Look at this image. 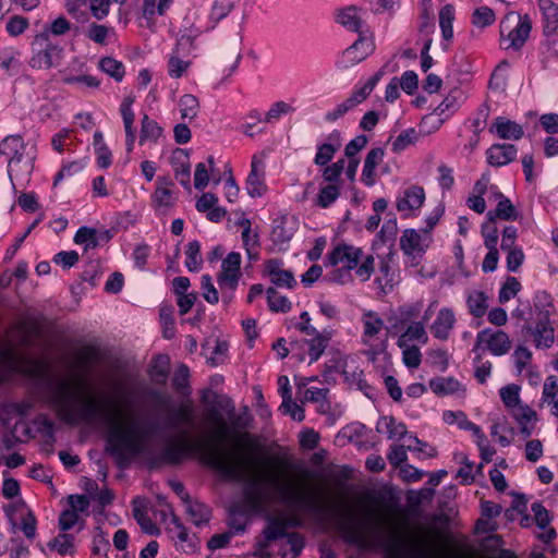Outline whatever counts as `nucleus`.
I'll list each match as a JSON object with an SVG mask.
<instances>
[{
  "instance_id": "nucleus-1",
  "label": "nucleus",
  "mask_w": 558,
  "mask_h": 558,
  "mask_svg": "<svg viewBox=\"0 0 558 558\" xmlns=\"http://www.w3.org/2000/svg\"><path fill=\"white\" fill-rule=\"evenodd\" d=\"M53 402L68 422L83 421L87 423L100 422L106 427V452L109 453L119 468H125L131 459L146 450V440L156 433L157 425L146 429H138L134 424L126 427L121 425L120 409L116 402L106 399L102 404L92 400L85 401L82 407L74 404L73 389L65 383L57 386L53 392Z\"/></svg>"
},
{
  "instance_id": "nucleus-2",
  "label": "nucleus",
  "mask_w": 558,
  "mask_h": 558,
  "mask_svg": "<svg viewBox=\"0 0 558 558\" xmlns=\"http://www.w3.org/2000/svg\"><path fill=\"white\" fill-rule=\"evenodd\" d=\"M189 433L183 430L181 437L168 444L160 454V459L170 464H179L185 456L192 452H198L204 464L213 468L226 478L242 483L244 487V498L254 510L262 509L271 499L268 492V484H278V478L274 474L266 472L256 474L253 472L252 461L245 457L230 462L217 447L204 444H194L187 439Z\"/></svg>"
},
{
  "instance_id": "nucleus-3",
  "label": "nucleus",
  "mask_w": 558,
  "mask_h": 558,
  "mask_svg": "<svg viewBox=\"0 0 558 558\" xmlns=\"http://www.w3.org/2000/svg\"><path fill=\"white\" fill-rule=\"evenodd\" d=\"M339 530L344 539L361 548H378L385 558H435L433 548L423 539L404 538L383 520L376 519L367 529L341 521Z\"/></svg>"
},
{
  "instance_id": "nucleus-4",
  "label": "nucleus",
  "mask_w": 558,
  "mask_h": 558,
  "mask_svg": "<svg viewBox=\"0 0 558 558\" xmlns=\"http://www.w3.org/2000/svg\"><path fill=\"white\" fill-rule=\"evenodd\" d=\"M553 308L551 296L538 291L533 298V305L517 307L513 315L525 322L522 330L532 337L536 349H549L555 342V328L550 320Z\"/></svg>"
},
{
  "instance_id": "nucleus-5",
  "label": "nucleus",
  "mask_w": 558,
  "mask_h": 558,
  "mask_svg": "<svg viewBox=\"0 0 558 558\" xmlns=\"http://www.w3.org/2000/svg\"><path fill=\"white\" fill-rule=\"evenodd\" d=\"M201 401L204 404H211V407L206 409V415L209 422L216 427L215 436L219 440L230 437L232 430L223 420L222 412H225L228 417L234 416L235 407L232 400L228 396L218 395L217 392L207 389L203 391Z\"/></svg>"
},
{
  "instance_id": "nucleus-6",
  "label": "nucleus",
  "mask_w": 558,
  "mask_h": 558,
  "mask_svg": "<svg viewBox=\"0 0 558 558\" xmlns=\"http://www.w3.org/2000/svg\"><path fill=\"white\" fill-rule=\"evenodd\" d=\"M33 56L29 65L33 69L48 70L58 66L63 58V47L47 38V33H39L35 36L33 43Z\"/></svg>"
},
{
  "instance_id": "nucleus-7",
  "label": "nucleus",
  "mask_w": 558,
  "mask_h": 558,
  "mask_svg": "<svg viewBox=\"0 0 558 558\" xmlns=\"http://www.w3.org/2000/svg\"><path fill=\"white\" fill-rule=\"evenodd\" d=\"M373 50V41L360 35L359 38L338 57L336 66L340 70L349 69L366 59Z\"/></svg>"
},
{
  "instance_id": "nucleus-8",
  "label": "nucleus",
  "mask_w": 558,
  "mask_h": 558,
  "mask_svg": "<svg viewBox=\"0 0 558 558\" xmlns=\"http://www.w3.org/2000/svg\"><path fill=\"white\" fill-rule=\"evenodd\" d=\"M482 344L495 356H501L509 352L511 341L504 330H493L485 328L476 335V341L473 351H476Z\"/></svg>"
},
{
  "instance_id": "nucleus-9",
  "label": "nucleus",
  "mask_w": 558,
  "mask_h": 558,
  "mask_svg": "<svg viewBox=\"0 0 558 558\" xmlns=\"http://www.w3.org/2000/svg\"><path fill=\"white\" fill-rule=\"evenodd\" d=\"M241 254L238 252L229 253L222 259L221 270L217 275V283L219 289H236L242 277L241 272Z\"/></svg>"
},
{
  "instance_id": "nucleus-10",
  "label": "nucleus",
  "mask_w": 558,
  "mask_h": 558,
  "mask_svg": "<svg viewBox=\"0 0 558 558\" xmlns=\"http://www.w3.org/2000/svg\"><path fill=\"white\" fill-rule=\"evenodd\" d=\"M277 493L279 500L292 508L308 510L317 512L320 507L316 499L295 489L291 485H277Z\"/></svg>"
},
{
  "instance_id": "nucleus-11",
  "label": "nucleus",
  "mask_w": 558,
  "mask_h": 558,
  "mask_svg": "<svg viewBox=\"0 0 558 558\" xmlns=\"http://www.w3.org/2000/svg\"><path fill=\"white\" fill-rule=\"evenodd\" d=\"M171 523L173 526H168L167 531L171 535V539L174 542L177 550H181L185 554H193L196 551L197 543L195 535L191 536L187 529L181 523L180 519L172 513Z\"/></svg>"
},
{
  "instance_id": "nucleus-12",
  "label": "nucleus",
  "mask_w": 558,
  "mask_h": 558,
  "mask_svg": "<svg viewBox=\"0 0 558 558\" xmlns=\"http://www.w3.org/2000/svg\"><path fill=\"white\" fill-rule=\"evenodd\" d=\"M26 145L21 135H8L0 142V155L8 159V174L11 178L12 166L20 163L25 154Z\"/></svg>"
},
{
  "instance_id": "nucleus-13",
  "label": "nucleus",
  "mask_w": 558,
  "mask_h": 558,
  "mask_svg": "<svg viewBox=\"0 0 558 558\" xmlns=\"http://www.w3.org/2000/svg\"><path fill=\"white\" fill-rule=\"evenodd\" d=\"M362 256L363 251L361 248L343 244L335 247L328 258L331 266L341 264L344 268L352 270L357 267Z\"/></svg>"
},
{
  "instance_id": "nucleus-14",
  "label": "nucleus",
  "mask_w": 558,
  "mask_h": 558,
  "mask_svg": "<svg viewBox=\"0 0 558 558\" xmlns=\"http://www.w3.org/2000/svg\"><path fill=\"white\" fill-rule=\"evenodd\" d=\"M246 190L252 197H260L266 192L265 165L256 156H253L251 161V171L246 178Z\"/></svg>"
},
{
  "instance_id": "nucleus-15",
  "label": "nucleus",
  "mask_w": 558,
  "mask_h": 558,
  "mask_svg": "<svg viewBox=\"0 0 558 558\" xmlns=\"http://www.w3.org/2000/svg\"><path fill=\"white\" fill-rule=\"evenodd\" d=\"M135 101L134 95H128L123 98L120 105V113L123 120L124 131H125V146L126 151L131 153L134 147V142L136 138L135 129H134V120L135 113L132 109V106Z\"/></svg>"
},
{
  "instance_id": "nucleus-16",
  "label": "nucleus",
  "mask_w": 558,
  "mask_h": 558,
  "mask_svg": "<svg viewBox=\"0 0 558 558\" xmlns=\"http://www.w3.org/2000/svg\"><path fill=\"white\" fill-rule=\"evenodd\" d=\"M532 29V22L527 14L518 15V24L511 29L504 43H508L506 49L519 50L527 40Z\"/></svg>"
},
{
  "instance_id": "nucleus-17",
  "label": "nucleus",
  "mask_w": 558,
  "mask_h": 558,
  "mask_svg": "<svg viewBox=\"0 0 558 558\" xmlns=\"http://www.w3.org/2000/svg\"><path fill=\"white\" fill-rule=\"evenodd\" d=\"M171 163L173 166L175 179L185 190H191V166L189 153L185 149L177 148L173 151Z\"/></svg>"
},
{
  "instance_id": "nucleus-18",
  "label": "nucleus",
  "mask_w": 558,
  "mask_h": 558,
  "mask_svg": "<svg viewBox=\"0 0 558 558\" xmlns=\"http://www.w3.org/2000/svg\"><path fill=\"white\" fill-rule=\"evenodd\" d=\"M424 201L425 192L423 187L411 185L398 195L396 206L399 211H411L420 208Z\"/></svg>"
},
{
  "instance_id": "nucleus-19",
  "label": "nucleus",
  "mask_w": 558,
  "mask_h": 558,
  "mask_svg": "<svg viewBox=\"0 0 558 558\" xmlns=\"http://www.w3.org/2000/svg\"><path fill=\"white\" fill-rule=\"evenodd\" d=\"M518 149L513 144H494L487 151V162L494 167H501L515 159Z\"/></svg>"
},
{
  "instance_id": "nucleus-20",
  "label": "nucleus",
  "mask_w": 558,
  "mask_h": 558,
  "mask_svg": "<svg viewBox=\"0 0 558 558\" xmlns=\"http://www.w3.org/2000/svg\"><path fill=\"white\" fill-rule=\"evenodd\" d=\"M454 323L456 317L452 310L444 307L438 312L436 319L430 326V331L436 339L447 340Z\"/></svg>"
},
{
  "instance_id": "nucleus-21",
  "label": "nucleus",
  "mask_w": 558,
  "mask_h": 558,
  "mask_svg": "<svg viewBox=\"0 0 558 558\" xmlns=\"http://www.w3.org/2000/svg\"><path fill=\"white\" fill-rule=\"evenodd\" d=\"M337 22L351 32L363 34L365 21L363 12L354 5L348 7L339 11Z\"/></svg>"
},
{
  "instance_id": "nucleus-22",
  "label": "nucleus",
  "mask_w": 558,
  "mask_h": 558,
  "mask_svg": "<svg viewBox=\"0 0 558 558\" xmlns=\"http://www.w3.org/2000/svg\"><path fill=\"white\" fill-rule=\"evenodd\" d=\"M133 517L143 532L151 536H158L160 529L153 522L148 515L147 506L144 499L140 497L133 500Z\"/></svg>"
},
{
  "instance_id": "nucleus-23",
  "label": "nucleus",
  "mask_w": 558,
  "mask_h": 558,
  "mask_svg": "<svg viewBox=\"0 0 558 558\" xmlns=\"http://www.w3.org/2000/svg\"><path fill=\"white\" fill-rule=\"evenodd\" d=\"M328 140L330 141L329 143H324L317 146V151L314 158V162L317 166H327L341 146L340 133L338 131L331 132Z\"/></svg>"
},
{
  "instance_id": "nucleus-24",
  "label": "nucleus",
  "mask_w": 558,
  "mask_h": 558,
  "mask_svg": "<svg viewBox=\"0 0 558 558\" xmlns=\"http://www.w3.org/2000/svg\"><path fill=\"white\" fill-rule=\"evenodd\" d=\"M490 132H496L500 138L514 141L520 140L524 134L520 124L504 117L496 118Z\"/></svg>"
},
{
  "instance_id": "nucleus-25",
  "label": "nucleus",
  "mask_w": 558,
  "mask_h": 558,
  "mask_svg": "<svg viewBox=\"0 0 558 558\" xmlns=\"http://www.w3.org/2000/svg\"><path fill=\"white\" fill-rule=\"evenodd\" d=\"M312 338L306 339L305 343L308 347L310 364L319 360L324 354L328 343L331 339V333L327 330L317 331L316 335H310Z\"/></svg>"
},
{
  "instance_id": "nucleus-26",
  "label": "nucleus",
  "mask_w": 558,
  "mask_h": 558,
  "mask_svg": "<svg viewBox=\"0 0 558 558\" xmlns=\"http://www.w3.org/2000/svg\"><path fill=\"white\" fill-rule=\"evenodd\" d=\"M185 506H186V512L189 517L191 518L192 522L196 526H203L207 524L211 517V510L208 506H206L203 502H199L197 500L193 501L190 499L189 494H185Z\"/></svg>"
},
{
  "instance_id": "nucleus-27",
  "label": "nucleus",
  "mask_w": 558,
  "mask_h": 558,
  "mask_svg": "<svg viewBox=\"0 0 558 558\" xmlns=\"http://www.w3.org/2000/svg\"><path fill=\"white\" fill-rule=\"evenodd\" d=\"M384 428L386 429L389 439L409 438L410 433H408L405 424L402 422L397 423L393 416L385 415L379 418L376 425V430L381 433Z\"/></svg>"
},
{
  "instance_id": "nucleus-28",
  "label": "nucleus",
  "mask_w": 558,
  "mask_h": 558,
  "mask_svg": "<svg viewBox=\"0 0 558 558\" xmlns=\"http://www.w3.org/2000/svg\"><path fill=\"white\" fill-rule=\"evenodd\" d=\"M400 247L405 255H412L415 252H425L426 245L423 243V235L415 229H407L400 238Z\"/></svg>"
},
{
  "instance_id": "nucleus-29",
  "label": "nucleus",
  "mask_w": 558,
  "mask_h": 558,
  "mask_svg": "<svg viewBox=\"0 0 558 558\" xmlns=\"http://www.w3.org/2000/svg\"><path fill=\"white\" fill-rule=\"evenodd\" d=\"M498 196L500 199L496 206V209L494 211L490 210L487 213L488 220L493 222L496 217L506 221L517 220L519 214L511 201L504 196L501 193H498Z\"/></svg>"
},
{
  "instance_id": "nucleus-30",
  "label": "nucleus",
  "mask_w": 558,
  "mask_h": 558,
  "mask_svg": "<svg viewBox=\"0 0 558 558\" xmlns=\"http://www.w3.org/2000/svg\"><path fill=\"white\" fill-rule=\"evenodd\" d=\"M363 336L362 341L364 344L369 345V339L376 336L384 327V320L376 312L367 311L363 314Z\"/></svg>"
},
{
  "instance_id": "nucleus-31",
  "label": "nucleus",
  "mask_w": 558,
  "mask_h": 558,
  "mask_svg": "<svg viewBox=\"0 0 558 558\" xmlns=\"http://www.w3.org/2000/svg\"><path fill=\"white\" fill-rule=\"evenodd\" d=\"M163 129L147 114H144L141 123L140 144L144 145L147 142L157 143L162 136Z\"/></svg>"
},
{
  "instance_id": "nucleus-32",
  "label": "nucleus",
  "mask_w": 558,
  "mask_h": 558,
  "mask_svg": "<svg viewBox=\"0 0 558 558\" xmlns=\"http://www.w3.org/2000/svg\"><path fill=\"white\" fill-rule=\"evenodd\" d=\"M294 234V230L292 228H287L284 225V220H276L272 227L270 238L272 243L279 247L280 251H286L288 248V243L291 241Z\"/></svg>"
},
{
  "instance_id": "nucleus-33",
  "label": "nucleus",
  "mask_w": 558,
  "mask_h": 558,
  "mask_svg": "<svg viewBox=\"0 0 558 558\" xmlns=\"http://www.w3.org/2000/svg\"><path fill=\"white\" fill-rule=\"evenodd\" d=\"M427 340H428V337H427V333H426L423 323L414 322L399 337L397 344L399 348H403L405 345V343H408L409 341H418V342L425 344L427 342Z\"/></svg>"
},
{
  "instance_id": "nucleus-34",
  "label": "nucleus",
  "mask_w": 558,
  "mask_h": 558,
  "mask_svg": "<svg viewBox=\"0 0 558 558\" xmlns=\"http://www.w3.org/2000/svg\"><path fill=\"white\" fill-rule=\"evenodd\" d=\"M263 535L267 542L270 543L286 537L288 535L286 520L272 517L268 518L267 525L263 530Z\"/></svg>"
},
{
  "instance_id": "nucleus-35",
  "label": "nucleus",
  "mask_w": 558,
  "mask_h": 558,
  "mask_svg": "<svg viewBox=\"0 0 558 558\" xmlns=\"http://www.w3.org/2000/svg\"><path fill=\"white\" fill-rule=\"evenodd\" d=\"M487 295L483 291H472L466 299L469 312L476 318L483 317L487 312Z\"/></svg>"
},
{
  "instance_id": "nucleus-36",
  "label": "nucleus",
  "mask_w": 558,
  "mask_h": 558,
  "mask_svg": "<svg viewBox=\"0 0 558 558\" xmlns=\"http://www.w3.org/2000/svg\"><path fill=\"white\" fill-rule=\"evenodd\" d=\"M429 388L436 395H451L459 390L460 383L453 377H436L429 380Z\"/></svg>"
},
{
  "instance_id": "nucleus-37",
  "label": "nucleus",
  "mask_w": 558,
  "mask_h": 558,
  "mask_svg": "<svg viewBox=\"0 0 558 558\" xmlns=\"http://www.w3.org/2000/svg\"><path fill=\"white\" fill-rule=\"evenodd\" d=\"M454 20V8L451 4L444 5L439 11V26L442 38L447 41L453 37L452 23Z\"/></svg>"
},
{
  "instance_id": "nucleus-38",
  "label": "nucleus",
  "mask_w": 558,
  "mask_h": 558,
  "mask_svg": "<svg viewBox=\"0 0 558 558\" xmlns=\"http://www.w3.org/2000/svg\"><path fill=\"white\" fill-rule=\"evenodd\" d=\"M99 69L117 82H121L125 74L124 64L111 57H104L99 60Z\"/></svg>"
},
{
  "instance_id": "nucleus-39",
  "label": "nucleus",
  "mask_w": 558,
  "mask_h": 558,
  "mask_svg": "<svg viewBox=\"0 0 558 558\" xmlns=\"http://www.w3.org/2000/svg\"><path fill=\"white\" fill-rule=\"evenodd\" d=\"M169 363L170 359L166 354H158L154 357L149 373L156 383L160 384L166 381L169 374Z\"/></svg>"
},
{
  "instance_id": "nucleus-40",
  "label": "nucleus",
  "mask_w": 558,
  "mask_h": 558,
  "mask_svg": "<svg viewBox=\"0 0 558 558\" xmlns=\"http://www.w3.org/2000/svg\"><path fill=\"white\" fill-rule=\"evenodd\" d=\"M266 294L268 306L272 312L287 313L291 310L292 303L290 300L284 295H280L275 288H268Z\"/></svg>"
},
{
  "instance_id": "nucleus-41",
  "label": "nucleus",
  "mask_w": 558,
  "mask_h": 558,
  "mask_svg": "<svg viewBox=\"0 0 558 558\" xmlns=\"http://www.w3.org/2000/svg\"><path fill=\"white\" fill-rule=\"evenodd\" d=\"M51 550H56L60 555L74 554V536L72 534L61 533L48 543Z\"/></svg>"
},
{
  "instance_id": "nucleus-42",
  "label": "nucleus",
  "mask_w": 558,
  "mask_h": 558,
  "mask_svg": "<svg viewBox=\"0 0 558 558\" xmlns=\"http://www.w3.org/2000/svg\"><path fill=\"white\" fill-rule=\"evenodd\" d=\"M193 423V408L190 404L179 405L173 415L168 418V425L171 428H178L182 424L192 425Z\"/></svg>"
},
{
  "instance_id": "nucleus-43",
  "label": "nucleus",
  "mask_w": 558,
  "mask_h": 558,
  "mask_svg": "<svg viewBox=\"0 0 558 558\" xmlns=\"http://www.w3.org/2000/svg\"><path fill=\"white\" fill-rule=\"evenodd\" d=\"M186 259L185 266L190 271H198L203 264L201 257V243L197 240L191 241L186 245L185 251Z\"/></svg>"
},
{
  "instance_id": "nucleus-44",
  "label": "nucleus",
  "mask_w": 558,
  "mask_h": 558,
  "mask_svg": "<svg viewBox=\"0 0 558 558\" xmlns=\"http://www.w3.org/2000/svg\"><path fill=\"white\" fill-rule=\"evenodd\" d=\"M340 195L339 184H328L319 190L316 198V205L320 208H328Z\"/></svg>"
},
{
  "instance_id": "nucleus-45",
  "label": "nucleus",
  "mask_w": 558,
  "mask_h": 558,
  "mask_svg": "<svg viewBox=\"0 0 558 558\" xmlns=\"http://www.w3.org/2000/svg\"><path fill=\"white\" fill-rule=\"evenodd\" d=\"M190 369L185 364H181L173 377H172V387L183 396L190 395V385H189Z\"/></svg>"
},
{
  "instance_id": "nucleus-46",
  "label": "nucleus",
  "mask_w": 558,
  "mask_h": 558,
  "mask_svg": "<svg viewBox=\"0 0 558 558\" xmlns=\"http://www.w3.org/2000/svg\"><path fill=\"white\" fill-rule=\"evenodd\" d=\"M182 119L193 120L198 112V99L191 94L183 95L179 100Z\"/></svg>"
},
{
  "instance_id": "nucleus-47",
  "label": "nucleus",
  "mask_w": 558,
  "mask_h": 558,
  "mask_svg": "<svg viewBox=\"0 0 558 558\" xmlns=\"http://www.w3.org/2000/svg\"><path fill=\"white\" fill-rule=\"evenodd\" d=\"M233 5L234 3L232 0H215L209 14V20L214 22V25L210 28H214L219 21L228 16L233 9Z\"/></svg>"
},
{
  "instance_id": "nucleus-48",
  "label": "nucleus",
  "mask_w": 558,
  "mask_h": 558,
  "mask_svg": "<svg viewBox=\"0 0 558 558\" xmlns=\"http://www.w3.org/2000/svg\"><path fill=\"white\" fill-rule=\"evenodd\" d=\"M0 66L11 75L17 74L21 69L19 53L13 50L0 51Z\"/></svg>"
},
{
  "instance_id": "nucleus-49",
  "label": "nucleus",
  "mask_w": 558,
  "mask_h": 558,
  "mask_svg": "<svg viewBox=\"0 0 558 558\" xmlns=\"http://www.w3.org/2000/svg\"><path fill=\"white\" fill-rule=\"evenodd\" d=\"M390 216L378 232L376 243L380 242L384 245L396 239L398 232L397 219L393 214H390Z\"/></svg>"
},
{
  "instance_id": "nucleus-50",
  "label": "nucleus",
  "mask_w": 558,
  "mask_h": 558,
  "mask_svg": "<svg viewBox=\"0 0 558 558\" xmlns=\"http://www.w3.org/2000/svg\"><path fill=\"white\" fill-rule=\"evenodd\" d=\"M243 514L244 512L241 511L236 506L231 507L229 510V532H232L233 535L243 533L246 530V520Z\"/></svg>"
},
{
  "instance_id": "nucleus-51",
  "label": "nucleus",
  "mask_w": 558,
  "mask_h": 558,
  "mask_svg": "<svg viewBox=\"0 0 558 558\" xmlns=\"http://www.w3.org/2000/svg\"><path fill=\"white\" fill-rule=\"evenodd\" d=\"M521 289V283L515 277H508L506 282L502 284V287L499 290L498 294V301L501 304L507 303L512 298L517 295V293Z\"/></svg>"
},
{
  "instance_id": "nucleus-52",
  "label": "nucleus",
  "mask_w": 558,
  "mask_h": 558,
  "mask_svg": "<svg viewBox=\"0 0 558 558\" xmlns=\"http://www.w3.org/2000/svg\"><path fill=\"white\" fill-rule=\"evenodd\" d=\"M417 140V133L413 128L402 131L392 143V150L400 153L410 145L414 144Z\"/></svg>"
},
{
  "instance_id": "nucleus-53",
  "label": "nucleus",
  "mask_w": 558,
  "mask_h": 558,
  "mask_svg": "<svg viewBox=\"0 0 558 558\" xmlns=\"http://www.w3.org/2000/svg\"><path fill=\"white\" fill-rule=\"evenodd\" d=\"M74 242L76 244H86L87 248H95L98 246V240L96 236V230L88 227H81L74 235Z\"/></svg>"
},
{
  "instance_id": "nucleus-54",
  "label": "nucleus",
  "mask_w": 558,
  "mask_h": 558,
  "mask_svg": "<svg viewBox=\"0 0 558 558\" xmlns=\"http://www.w3.org/2000/svg\"><path fill=\"white\" fill-rule=\"evenodd\" d=\"M110 32L112 28L106 25L92 23L87 28L86 37L98 45H105Z\"/></svg>"
},
{
  "instance_id": "nucleus-55",
  "label": "nucleus",
  "mask_w": 558,
  "mask_h": 558,
  "mask_svg": "<svg viewBox=\"0 0 558 558\" xmlns=\"http://www.w3.org/2000/svg\"><path fill=\"white\" fill-rule=\"evenodd\" d=\"M294 108L286 101H277L271 105L269 110L266 112L264 121L266 123H274L280 119L282 114L293 112Z\"/></svg>"
},
{
  "instance_id": "nucleus-56",
  "label": "nucleus",
  "mask_w": 558,
  "mask_h": 558,
  "mask_svg": "<svg viewBox=\"0 0 558 558\" xmlns=\"http://www.w3.org/2000/svg\"><path fill=\"white\" fill-rule=\"evenodd\" d=\"M495 22V13L488 7H481L476 9L472 15V23L476 27L484 28Z\"/></svg>"
},
{
  "instance_id": "nucleus-57",
  "label": "nucleus",
  "mask_w": 558,
  "mask_h": 558,
  "mask_svg": "<svg viewBox=\"0 0 558 558\" xmlns=\"http://www.w3.org/2000/svg\"><path fill=\"white\" fill-rule=\"evenodd\" d=\"M402 349V360L407 367L416 368L422 362V354L416 345H405Z\"/></svg>"
},
{
  "instance_id": "nucleus-58",
  "label": "nucleus",
  "mask_w": 558,
  "mask_h": 558,
  "mask_svg": "<svg viewBox=\"0 0 558 558\" xmlns=\"http://www.w3.org/2000/svg\"><path fill=\"white\" fill-rule=\"evenodd\" d=\"M408 448L403 445H392L387 453V459L393 468H401L408 460Z\"/></svg>"
},
{
  "instance_id": "nucleus-59",
  "label": "nucleus",
  "mask_w": 558,
  "mask_h": 558,
  "mask_svg": "<svg viewBox=\"0 0 558 558\" xmlns=\"http://www.w3.org/2000/svg\"><path fill=\"white\" fill-rule=\"evenodd\" d=\"M500 398L507 409L517 405L520 402V387L515 384H510L502 387L499 391Z\"/></svg>"
},
{
  "instance_id": "nucleus-60",
  "label": "nucleus",
  "mask_w": 558,
  "mask_h": 558,
  "mask_svg": "<svg viewBox=\"0 0 558 558\" xmlns=\"http://www.w3.org/2000/svg\"><path fill=\"white\" fill-rule=\"evenodd\" d=\"M442 420L449 425L457 424L458 427L463 430H466L469 425L472 423L462 411L446 410L442 412Z\"/></svg>"
},
{
  "instance_id": "nucleus-61",
  "label": "nucleus",
  "mask_w": 558,
  "mask_h": 558,
  "mask_svg": "<svg viewBox=\"0 0 558 558\" xmlns=\"http://www.w3.org/2000/svg\"><path fill=\"white\" fill-rule=\"evenodd\" d=\"M512 417L517 421V423H521L524 421H536V413L527 405L522 404V402H518L517 405H512L508 409Z\"/></svg>"
},
{
  "instance_id": "nucleus-62",
  "label": "nucleus",
  "mask_w": 558,
  "mask_h": 558,
  "mask_svg": "<svg viewBox=\"0 0 558 558\" xmlns=\"http://www.w3.org/2000/svg\"><path fill=\"white\" fill-rule=\"evenodd\" d=\"M71 29V23L64 17L59 16L50 25H46L41 33H47V38L51 35L61 36Z\"/></svg>"
},
{
  "instance_id": "nucleus-63",
  "label": "nucleus",
  "mask_w": 558,
  "mask_h": 558,
  "mask_svg": "<svg viewBox=\"0 0 558 558\" xmlns=\"http://www.w3.org/2000/svg\"><path fill=\"white\" fill-rule=\"evenodd\" d=\"M28 25L29 23L26 17L13 15L7 22L5 29L11 36L16 37L23 34L27 29Z\"/></svg>"
},
{
  "instance_id": "nucleus-64",
  "label": "nucleus",
  "mask_w": 558,
  "mask_h": 558,
  "mask_svg": "<svg viewBox=\"0 0 558 558\" xmlns=\"http://www.w3.org/2000/svg\"><path fill=\"white\" fill-rule=\"evenodd\" d=\"M153 202L159 207H170L174 203V196L171 189L160 186L156 187L151 195Z\"/></svg>"
}]
</instances>
